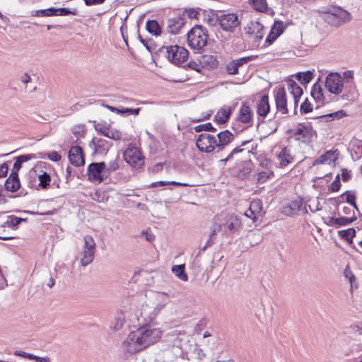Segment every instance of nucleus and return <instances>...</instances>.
I'll return each mask as SVG.
<instances>
[{
    "label": "nucleus",
    "instance_id": "obj_45",
    "mask_svg": "<svg viewBox=\"0 0 362 362\" xmlns=\"http://www.w3.org/2000/svg\"><path fill=\"white\" fill-rule=\"evenodd\" d=\"M118 168V157H117L114 160H112L108 163L107 167L105 166V170H107V176H109L110 173L117 170Z\"/></svg>",
    "mask_w": 362,
    "mask_h": 362
},
{
    "label": "nucleus",
    "instance_id": "obj_34",
    "mask_svg": "<svg viewBox=\"0 0 362 362\" xmlns=\"http://www.w3.org/2000/svg\"><path fill=\"white\" fill-rule=\"evenodd\" d=\"M172 272L180 280L186 281L188 279L187 274L185 272V264L175 265L172 267Z\"/></svg>",
    "mask_w": 362,
    "mask_h": 362
},
{
    "label": "nucleus",
    "instance_id": "obj_11",
    "mask_svg": "<svg viewBox=\"0 0 362 362\" xmlns=\"http://www.w3.org/2000/svg\"><path fill=\"white\" fill-rule=\"evenodd\" d=\"M196 146L202 152L211 153L217 148L216 137L207 133H202L197 139Z\"/></svg>",
    "mask_w": 362,
    "mask_h": 362
},
{
    "label": "nucleus",
    "instance_id": "obj_55",
    "mask_svg": "<svg viewBox=\"0 0 362 362\" xmlns=\"http://www.w3.org/2000/svg\"><path fill=\"white\" fill-rule=\"evenodd\" d=\"M187 66L189 69H191L192 70H195L197 72H199L201 71V68H202V66H201V65L199 64H198L197 62H194V61L189 62L187 64Z\"/></svg>",
    "mask_w": 362,
    "mask_h": 362
},
{
    "label": "nucleus",
    "instance_id": "obj_62",
    "mask_svg": "<svg viewBox=\"0 0 362 362\" xmlns=\"http://www.w3.org/2000/svg\"><path fill=\"white\" fill-rule=\"evenodd\" d=\"M30 81H31V77L28 73H24L21 76V81L24 84L28 83Z\"/></svg>",
    "mask_w": 362,
    "mask_h": 362
},
{
    "label": "nucleus",
    "instance_id": "obj_39",
    "mask_svg": "<svg viewBox=\"0 0 362 362\" xmlns=\"http://www.w3.org/2000/svg\"><path fill=\"white\" fill-rule=\"evenodd\" d=\"M357 219L356 216H353L351 218L347 217H339L336 218V219H333L334 223L336 225L343 226H347L353 223Z\"/></svg>",
    "mask_w": 362,
    "mask_h": 362
},
{
    "label": "nucleus",
    "instance_id": "obj_40",
    "mask_svg": "<svg viewBox=\"0 0 362 362\" xmlns=\"http://www.w3.org/2000/svg\"><path fill=\"white\" fill-rule=\"evenodd\" d=\"M250 208L256 215L261 214L262 211V202L260 199H255L250 202Z\"/></svg>",
    "mask_w": 362,
    "mask_h": 362
},
{
    "label": "nucleus",
    "instance_id": "obj_28",
    "mask_svg": "<svg viewBox=\"0 0 362 362\" xmlns=\"http://www.w3.org/2000/svg\"><path fill=\"white\" fill-rule=\"evenodd\" d=\"M231 107L229 106L222 107L214 116V120L218 124H224L228 122L231 115Z\"/></svg>",
    "mask_w": 362,
    "mask_h": 362
},
{
    "label": "nucleus",
    "instance_id": "obj_22",
    "mask_svg": "<svg viewBox=\"0 0 362 362\" xmlns=\"http://www.w3.org/2000/svg\"><path fill=\"white\" fill-rule=\"evenodd\" d=\"M4 185L7 191L11 192H16L21 187L18 173L12 170L9 177L6 179Z\"/></svg>",
    "mask_w": 362,
    "mask_h": 362
},
{
    "label": "nucleus",
    "instance_id": "obj_25",
    "mask_svg": "<svg viewBox=\"0 0 362 362\" xmlns=\"http://www.w3.org/2000/svg\"><path fill=\"white\" fill-rule=\"evenodd\" d=\"M279 161V166L284 168L294 160V157L291 153V150L287 147L283 148L277 156Z\"/></svg>",
    "mask_w": 362,
    "mask_h": 362
},
{
    "label": "nucleus",
    "instance_id": "obj_2",
    "mask_svg": "<svg viewBox=\"0 0 362 362\" xmlns=\"http://www.w3.org/2000/svg\"><path fill=\"white\" fill-rule=\"evenodd\" d=\"M323 14V20L334 27H339L351 19L350 13L339 6H332L327 8L318 10Z\"/></svg>",
    "mask_w": 362,
    "mask_h": 362
},
{
    "label": "nucleus",
    "instance_id": "obj_32",
    "mask_svg": "<svg viewBox=\"0 0 362 362\" xmlns=\"http://www.w3.org/2000/svg\"><path fill=\"white\" fill-rule=\"evenodd\" d=\"M124 315L123 313H117L114 318V320L110 325V329L114 331H117L122 329L124 322Z\"/></svg>",
    "mask_w": 362,
    "mask_h": 362
},
{
    "label": "nucleus",
    "instance_id": "obj_30",
    "mask_svg": "<svg viewBox=\"0 0 362 362\" xmlns=\"http://www.w3.org/2000/svg\"><path fill=\"white\" fill-rule=\"evenodd\" d=\"M263 25L259 22H252L251 26L249 27L248 33L255 35V40H260L263 37L262 34Z\"/></svg>",
    "mask_w": 362,
    "mask_h": 362
},
{
    "label": "nucleus",
    "instance_id": "obj_3",
    "mask_svg": "<svg viewBox=\"0 0 362 362\" xmlns=\"http://www.w3.org/2000/svg\"><path fill=\"white\" fill-rule=\"evenodd\" d=\"M208 38L207 29L201 25H195L187 33L189 46L199 53H201L204 47L206 46Z\"/></svg>",
    "mask_w": 362,
    "mask_h": 362
},
{
    "label": "nucleus",
    "instance_id": "obj_59",
    "mask_svg": "<svg viewBox=\"0 0 362 362\" xmlns=\"http://www.w3.org/2000/svg\"><path fill=\"white\" fill-rule=\"evenodd\" d=\"M86 6H90L93 5H98L103 4L105 0H83Z\"/></svg>",
    "mask_w": 362,
    "mask_h": 362
},
{
    "label": "nucleus",
    "instance_id": "obj_7",
    "mask_svg": "<svg viewBox=\"0 0 362 362\" xmlns=\"http://www.w3.org/2000/svg\"><path fill=\"white\" fill-rule=\"evenodd\" d=\"M341 76L346 84V93H344V99L349 101L355 100L358 96V93L354 80V71L351 70L344 71Z\"/></svg>",
    "mask_w": 362,
    "mask_h": 362
},
{
    "label": "nucleus",
    "instance_id": "obj_17",
    "mask_svg": "<svg viewBox=\"0 0 362 362\" xmlns=\"http://www.w3.org/2000/svg\"><path fill=\"white\" fill-rule=\"evenodd\" d=\"M69 159L70 163L76 167L83 165L85 163V155L83 148L78 146L71 147L69 152Z\"/></svg>",
    "mask_w": 362,
    "mask_h": 362
},
{
    "label": "nucleus",
    "instance_id": "obj_51",
    "mask_svg": "<svg viewBox=\"0 0 362 362\" xmlns=\"http://www.w3.org/2000/svg\"><path fill=\"white\" fill-rule=\"evenodd\" d=\"M56 10H57V16H67L69 14H72V15L77 14V10L75 8L73 10H70L67 8H56Z\"/></svg>",
    "mask_w": 362,
    "mask_h": 362
},
{
    "label": "nucleus",
    "instance_id": "obj_53",
    "mask_svg": "<svg viewBox=\"0 0 362 362\" xmlns=\"http://www.w3.org/2000/svg\"><path fill=\"white\" fill-rule=\"evenodd\" d=\"M346 195V202L351 206H355L356 197L350 191H346L341 196Z\"/></svg>",
    "mask_w": 362,
    "mask_h": 362
},
{
    "label": "nucleus",
    "instance_id": "obj_5",
    "mask_svg": "<svg viewBox=\"0 0 362 362\" xmlns=\"http://www.w3.org/2000/svg\"><path fill=\"white\" fill-rule=\"evenodd\" d=\"M216 21L225 32L233 33L240 25L238 16L234 13H222L216 16Z\"/></svg>",
    "mask_w": 362,
    "mask_h": 362
},
{
    "label": "nucleus",
    "instance_id": "obj_15",
    "mask_svg": "<svg viewBox=\"0 0 362 362\" xmlns=\"http://www.w3.org/2000/svg\"><path fill=\"white\" fill-rule=\"evenodd\" d=\"M274 98L276 110L282 115L288 113L286 92L284 87H277L274 90Z\"/></svg>",
    "mask_w": 362,
    "mask_h": 362
},
{
    "label": "nucleus",
    "instance_id": "obj_18",
    "mask_svg": "<svg viewBox=\"0 0 362 362\" xmlns=\"http://www.w3.org/2000/svg\"><path fill=\"white\" fill-rule=\"evenodd\" d=\"M288 89L290 93L293 97L294 103V114L297 112V107L298 105L299 100L303 95V89L301 87L293 80L288 79L287 81Z\"/></svg>",
    "mask_w": 362,
    "mask_h": 362
},
{
    "label": "nucleus",
    "instance_id": "obj_12",
    "mask_svg": "<svg viewBox=\"0 0 362 362\" xmlns=\"http://www.w3.org/2000/svg\"><path fill=\"white\" fill-rule=\"evenodd\" d=\"M292 137L296 141L303 144H309L312 141L313 130L309 127L303 124H298L296 129L291 131Z\"/></svg>",
    "mask_w": 362,
    "mask_h": 362
},
{
    "label": "nucleus",
    "instance_id": "obj_36",
    "mask_svg": "<svg viewBox=\"0 0 362 362\" xmlns=\"http://www.w3.org/2000/svg\"><path fill=\"white\" fill-rule=\"evenodd\" d=\"M33 16L42 17L55 16H57V10L54 7L37 10L35 11V13H33Z\"/></svg>",
    "mask_w": 362,
    "mask_h": 362
},
{
    "label": "nucleus",
    "instance_id": "obj_35",
    "mask_svg": "<svg viewBox=\"0 0 362 362\" xmlns=\"http://www.w3.org/2000/svg\"><path fill=\"white\" fill-rule=\"evenodd\" d=\"M313 72L310 70L305 72H298L295 74L296 78L302 84L308 83L313 78Z\"/></svg>",
    "mask_w": 362,
    "mask_h": 362
},
{
    "label": "nucleus",
    "instance_id": "obj_31",
    "mask_svg": "<svg viewBox=\"0 0 362 362\" xmlns=\"http://www.w3.org/2000/svg\"><path fill=\"white\" fill-rule=\"evenodd\" d=\"M339 236L346 240L349 245L353 244V238L356 236V230L353 228H350L346 230H341L338 231Z\"/></svg>",
    "mask_w": 362,
    "mask_h": 362
},
{
    "label": "nucleus",
    "instance_id": "obj_63",
    "mask_svg": "<svg viewBox=\"0 0 362 362\" xmlns=\"http://www.w3.org/2000/svg\"><path fill=\"white\" fill-rule=\"evenodd\" d=\"M167 185H169L168 182L158 181V182H155L151 183L150 186L151 187H164V186H167Z\"/></svg>",
    "mask_w": 362,
    "mask_h": 362
},
{
    "label": "nucleus",
    "instance_id": "obj_16",
    "mask_svg": "<svg viewBox=\"0 0 362 362\" xmlns=\"http://www.w3.org/2000/svg\"><path fill=\"white\" fill-rule=\"evenodd\" d=\"M89 146L94 150V153L105 155L111 148L112 144L104 139L94 137Z\"/></svg>",
    "mask_w": 362,
    "mask_h": 362
},
{
    "label": "nucleus",
    "instance_id": "obj_13",
    "mask_svg": "<svg viewBox=\"0 0 362 362\" xmlns=\"http://www.w3.org/2000/svg\"><path fill=\"white\" fill-rule=\"evenodd\" d=\"M222 214L217 215L214 216L213 218V222L210 226V235L208 240L206 241L205 245L201 249V251L198 253V255H200L202 251H205L207 247H211L215 243L216 241V235L217 233L222 230Z\"/></svg>",
    "mask_w": 362,
    "mask_h": 362
},
{
    "label": "nucleus",
    "instance_id": "obj_50",
    "mask_svg": "<svg viewBox=\"0 0 362 362\" xmlns=\"http://www.w3.org/2000/svg\"><path fill=\"white\" fill-rule=\"evenodd\" d=\"M274 175V173L272 171H262V172H260L259 174H258V177H257V180H258V182H264L268 178L270 177V176H273Z\"/></svg>",
    "mask_w": 362,
    "mask_h": 362
},
{
    "label": "nucleus",
    "instance_id": "obj_54",
    "mask_svg": "<svg viewBox=\"0 0 362 362\" xmlns=\"http://www.w3.org/2000/svg\"><path fill=\"white\" fill-rule=\"evenodd\" d=\"M253 59V56L242 57L238 59L233 60L237 64L238 67L243 66V64L249 62Z\"/></svg>",
    "mask_w": 362,
    "mask_h": 362
},
{
    "label": "nucleus",
    "instance_id": "obj_64",
    "mask_svg": "<svg viewBox=\"0 0 362 362\" xmlns=\"http://www.w3.org/2000/svg\"><path fill=\"white\" fill-rule=\"evenodd\" d=\"M245 215L248 217V218H250L253 220V221H255L256 220V214L255 213H253V211L250 209V208L249 207V209L245 212Z\"/></svg>",
    "mask_w": 362,
    "mask_h": 362
},
{
    "label": "nucleus",
    "instance_id": "obj_48",
    "mask_svg": "<svg viewBox=\"0 0 362 362\" xmlns=\"http://www.w3.org/2000/svg\"><path fill=\"white\" fill-rule=\"evenodd\" d=\"M238 69L239 68L238 67L237 64L235 63V62L233 60L230 62L226 65V71H227L228 74H229L230 75L237 74L238 73Z\"/></svg>",
    "mask_w": 362,
    "mask_h": 362
},
{
    "label": "nucleus",
    "instance_id": "obj_9",
    "mask_svg": "<svg viewBox=\"0 0 362 362\" xmlns=\"http://www.w3.org/2000/svg\"><path fill=\"white\" fill-rule=\"evenodd\" d=\"M166 50L167 58L173 64L180 65L188 58V51L183 47L178 45L168 47Z\"/></svg>",
    "mask_w": 362,
    "mask_h": 362
},
{
    "label": "nucleus",
    "instance_id": "obj_61",
    "mask_svg": "<svg viewBox=\"0 0 362 362\" xmlns=\"http://www.w3.org/2000/svg\"><path fill=\"white\" fill-rule=\"evenodd\" d=\"M277 37L278 36L271 31L269 35L267 37L265 42L268 45H271L274 41L276 40Z\"/></svg>",
    "mask_w": 362,
    "mask_h": 362
},
{
    "label": "nucleus",
    "instance_id": "obj_42",
    "mask_svg": "<svg viewBox=\"0 0 362 362\" xmlns=\"http://www.w3.org/2000/svg\"><path fill=\"white\" fill-rule=\"evenodd\" d=\"M15 354L16 356H21V357H23L25 358H28L30 360H34L35 362H40L42 358V357L35 356L33 354L27 353L25 351H16Z\"/></svg>",
    "mask_w": 362,
    "mask_h": 362
},
{
    "label": "nucleus",
    "instance_id": "obj_49",
    "mask_svg": "<svg viewBox=\"0 0 362 362\" xmlns=\"http://www.w3.org/2000/svg\"><path fill=\"white\" fill-rule=\"evenodd\" d=\"M340 187H341L340 175H337L335 177L334 180L330 185L329 189L332 192H338L340 189Z\"/></svg>",
    "mask_w": 362,
    "mask_h": 362
},
{
    "label": "nucleus",
    "instance_id": "obj_20",
    "mask_svg": "<svg viewBox=\"0 0 362 362\" xmlns=\"http://www.w3.org/2000/svg\"><path fill=\"white\" fill-rule=\"evenodd\" d=\"M95 129L101 135L115 141L121 139L122 136V134L119 130L110 128V126L105 127L98 124L95 125Z\"/></svg>",
    "mask_w": 362,
    "mask_h": 362
},
{
    "label": "nucleus",
    "instance_id": "obj_43",
    "mask_svg": "<svg viewBox=\"0 0 362 362\" xmlns=\"http://www.w3.org/2000/svg\"><path fill=\"white\" fill-rule=\"evenodd\" d=\"M284 30V23L282 21H275L271 31L279 37L283 33Z\"/></svg>",
    "mask_w": 362,
    "mask_h": 362
},
{
    "label": "nucleus",
    "instance_id": "obj_41",
    "mask_svg": "<svg viewBox=\"0 0 362 362\" xmlns=\"http://www.w3.org/2000/svg\"><path fill=\"white\" fill-rule=\"evenodd\" d=\"M194 131L196 132H201L202 131L205 132H216V129L213 127L211 123L208 122L206 124H199L194 127Z\"/></svg>",
    "mask_w": 362,
    "mask_h": 362
},
{
    "label": "nucleus",
    "instance_id": "obj_44",
    "mask_svg": "<svg viewBox=\"0 0 362 362\" xmlns=\"http://www.w3.org/2000/svg\"><path fill=\"white\" fill-rule=\"evenodd\" d=\"M200 15L199 12L194 9V8H188L185 9L183 12V14L181 15L185 18V16H187L189 18L191 19H197L198 18L199 16Z\"/></svg>",
    "mask_w": 362,
    "mask_h": 362
},
{
    "label": "nucleus",
    "instance_id": "obj_10",
    "mask_svg": "<svg viewBox=\"0 0 362 362\" xmlns=\"http://www.w3.org/2000/svg\"><path fill=\"white\" fill-rule=\"evenodd\" d=\"M88 180L92 182H102L108 176L105 170V163H92L88 168Z\"/></svg>",
    "mask_w": 362,
    "mask_h": 362
},
{
    "label": "nucleus",
    "instance_id": "obj_26",
    "mask_svg": "<svg viewBox=\"0 0 362 362\" xmlns=\"http://www.w3.org/2000/svg\"><path fill=\"white\" fill-rule=\"evenodd\" d=\"M337 151H327L320 156H319L314 162V165L316 164H331L337 159V155L336 154Z\"/></svg>",
    "mask_w": 362,
    "mask_h": 362
},
{
    "label": "nucleus",
    "instance_id": "obj_6",
    "mask_svg": "<svg viewBox=\"0 0 362 362\" xmlns=\"http://www.w3.org/2000/svg\"><path fill=\"white\" fill-rule=\"evenodd\" d=\"M95 252V243L94 239L90 235H86L84 237V245L80 257V262L83 267H86L93 262Z\"/></svg>",
    "mask_w": 362,
    "mask_h": 362
},
{
    "label": "nucleus",
    "instance_id": "obj_46",
    "mask_svg": "<svg viewBox=\"0 0 362 362\" xmlns=\"http://www.w3.org/2000/svg\"><path fill=\"white\" fill-rule=\"evenodd\" d=\"M300 110L301 113L304 114H307L312 112L313 105L308 98H306L301 104Z\"/></svg>",
    "mask_w": 362,
    "mask_h": 362
},
{
    "label": "nucleus",
    "instance_id": "obj_38",
    "mask_svg": "<svg viewBox=\"0 0 362 362\" xmlns=\"http://www.w3.org/2000/svg\"><path fill=\"white\" fill-rule=\"evenodd\" d=\"M26 220V218H22L15 216H9L6 221V224L8 227L14 228L18 226L22 221H25Z\"/></svg>",
    "mask_w": 362,
    "mask_h": 362
},
{
    "label": "nucleus",
    "instance_id": "obj_52",
    "mask_svg": "<svg viewBox=\"0 0 362 362\" xmlns=\"http://www.w3.org/2000/svg\"><path fill=\"white\" fill-rule=\"evenodd\" d=\"M141 109L140 108H135V109H131V108H122L120 109V112H119V115H138Z\"/></svg>",
    "mask_w": 362,
    "mask_h": 362
},
{
    "label": "nucleus",
    "instance_id": "obj_21",
    "mask_svg": "<svg viewBox=\"0 0 362 362\" xmlns=\"http://www.w3.org/2000/svg\"><path fill=\"white\" fill-rule=\"evenodd\" d=\"M185 22V18L181 15L169 18L167 24L168 32L171 34L178 33Z\"/></svg>",
    "mask_w": 362,
    "mask_h": 362
},
{
    "label": "nucleus",
    "instance_id": "obj_19",
    "mask_svg": "<svg viewBox=\"0 0 362 362\" xmlns=\"http://www.w3.org/2000/svg\"><path fill=\"white\" fill-rule=\"evenodd\" d=\"M253 112L247 103H243L239 110L238 119L239 122L252 126L253 122Z\"/></svg>",
    "mask_w": 362,
    "mask_h": 362
},
{
    "label": "nucleus",
    "instance_id": "obj_23",
    "mask_svg": "<svg viewBox=\"0 0 362 362\" xmlns=\"http://www.w3.org/2000/svg\"><path fill=\"white\" fill-rule=\"evenodd\" d=\"M216 144L218 151L222 150L234 139V135L228 130L219 132L216 136Z\"/></svg>",
    "mask_w": 362,
    "mask_h": 362
},
{
    "label": "nucleus",
    "instance_id": "obj_47",
    "mask_svg": "<svg viewBox=\"0 0 362 362\" xmlns=\"http://www.w3.org/2000/svg\"><path fill=\"white\" fill-rule=\"evenodd\" d=\"M311 95L315 99H320L322 96V88L319 84H314L311 91Z\"/></svg>",
    "mask_w": 362,
    "mask_h": 362
},
{
    "label": "nucleus",
    "instance_id": "obj_57",
    "mask_svg": "<svg viewBox=\"0 0 362 362\" xmlns=\"http://www.w3.org/2000/svg\"><path fill=\"white\" fill-rule=\"evenodd\" d=\"M49 160L52 161H59L61 160V156L57 151H52L47 154Z\"/></svg>",
    "mask_w": 362,
    "mask_h": 362
},
{
    "label": "nucleus",
    "instance_id": "obj_58",
    "mask_svg": "<svg viewBox=\"0 0 362 362\" xmlns=\"http://www.w3.org/2000/svg\"><path fill=\"white\" fill-rule=\"evenodd\" d=\"M8 170V167L6 163H3L0 165V177H6Z\"/></svg>",
    "mask_w": 362,
    "mask_h": 362
},
{
    "label": "nucleus",
    "instance_id": "obj_56",
    "mask_svg": "<svg viewBox=\"0 0 362 362\" xmlns=\"http://www.w3.org/2000/svg\"><path fill=\"white\" fill-rule=\"evenodd\" d=\"M18 160L22 163L27 162L33 158H36V156L35 154H26V155H21L17 157Z\"/></svg>",
    "mask_w": 362,
    "mask_h": 362
},
{
    "label": "nucleus",
    "instance_id": "obj_8",
    "mask_svg": "<svg viewBox=\"0 0 362 362\" xmlns=\"http://www.w3.org/2000/svg\"><path fill=\"white\" fill-rule=\"evenodd\" d=\"M124 158L125 161L134 168H141L144 164V157L142 156L139 149L129 144L124 152Z\"/></svg>",
    "mask_w": 362,
    "mask_h": 362
},
{
    "label": "nucleus",
    "instance_id": "obj_37",
    "mask_svg": "<svg viewBox=\"0 0 362 362\" xmlns=\"http://www.w3.org/2000/svg\"><path fill=\"white\" fill-rule=\"evenodd\" d=\"M253 8L259 12L267 11L268 6L266 0H250Z\"/></svg>",
    "mask_w": 362,
    "mask_h": 362
},
{
    "label": "nucleus",
    "instance_id": "obj_29",
    "mask_svg": "<svg viewBox=\"0 0 362 362\" xmlns=\"http://www.w3.org/2000/svg\"><path fill=\"white\" fill-rule=\"evenodd\" d=\"M351 145V153L353 159H359L362 156V140L353 139Z\"/></svg>",
    "mask_w": 362,
    "mask_h": 362
},
{
    "label": "nucleus",
    "instance_id": "obj_24",
    "mask_svg": "<svg viewBox=\"0 0 362 362\" xmlns=\"http://www.w3.org/2000/svg\"><path fill=\"white\" fill-rule=\"evenodd\" d=\"M270 110L269 96L264 95L261 97L257 105V114L259 117L265 118Z\"/></svg>",
    "mask_w": 362,
    "mask_h": 362
},
{
    "label": "nucleus",
    "instance_id": "obj_27",
    "mask_svg": "<svg viewBox=\"0 0 362 362\" xmlns=\"http://www.w3.org/2000/svg\"><path fill=\"white\" fill-rule=\"evenodd\" d=\"M29 176L30 178L32 177H35L37 176L39 180L38 186L42 189H47L50 185L51 177L48 173L45 172H42V174L37 175L36 170H31L30 171Z\"/></svg>",
    "mask_w": 362,
    "mask_h": 362
},
{
    "label": "nucleus",
    "instance_id": "obj_14",
    "mask_svg": "<svg viewBox=\"0 0 362 362\" xmlns=\"http://www.w3.org/2000/svg\"><path fill=\"white\" fill-rule=\"evenodd\" d=\"M222 224L224 226V232L235 233L242 226L240 218L234 214H222Z\"/></svg>",
    "mask_w": 362,
    "mask_h": 362
},
{
    "label": "nucleus",
    "instance_id": "obj_4",
    "mask_svg": "<svg viewBox=\"0 0 362 362\" xmlns=\"http://www.w3.org/2000/svg\"><path fill=\"white\" fill-rule=\"evenodd\" d=\"M325 87L327 90L334 95H339L342 93V98L344 99V93L346 92V85L342 79V76L339 73L332 72L329 73L325 78Z\"/></svg>",
    "mask_w": 362,
    "mask_h": 362
},
{
    "label": "nucleus",
    "instance_id": "obj_33",
    "mask_svg": "<svg viewBox=\"0 0 362 362\" xmlns=\"http://www.w3.org/2000/svg\"><path fill=\"white\" fill-rule=\"evenodd\" d=\"M146 28L148 33L156 36L161 33V28L156 20H148L146 22Z\"/></svg>",
    "mask_w": 362,
    "mask_h": 362
},
{
    "label": "nucleus",
    "instance_id": "obj_60",
    "mask_svg": "<svg viewBox=\"0 0 362 362\" xmlns=\"http://www.w3.org/2000/svg\"><path fill=\"white\" fill-rule=\"evenodd\" d=\"M351 171L347 170L346 169H342L341 172V179L344 182H347L351 178Z\"/></svg>",
    "mask_w": 362,
    "mask_h": 362
},
{
    "label": "nucleus",
    "instance_id": "obj_1",
    "mask_svg": "<svg viewBox=\"0 0 362 362\" xmlns=\"http://www.w3.org/2000/svg\"><path fill=\"white\" fill-rule=\"evenodd\" d=\"M162 336L159 328L146 325L131 332L122 342V349L129 354L141 351L157 342Z\"/></svg>",
    "mask_w": 362,
    "mask_h": 362
}]
</instances>
